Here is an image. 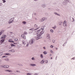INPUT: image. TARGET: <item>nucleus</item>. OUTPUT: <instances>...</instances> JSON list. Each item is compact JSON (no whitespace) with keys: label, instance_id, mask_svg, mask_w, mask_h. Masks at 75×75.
<instances>
[{"label":"nucleus","instance_id":"obj_1","mask_svg":"<svg viewBox=\"0 0 75 75\" xmlns=\"http://www.w3.org/2000/svg\"><path fill=\"white\" fill-rule=\"evenodd\" d=\"M6 37V35H3V36L1 37V39L2 40H1V43L0 44H2V43L4 41V40H5V38Z\"/></svg>","mask_w":75,"mask_h":75},{"label":"nucleus","instance_id":"obj_2","mask_svg":"<svg viewBox=\"0 0 75 75\" xmlns=\"http://www.w3.org/2000/svg\"><path fill=\"white\" fill-rule=\"evenodd\" d=\"M44 33V31H43L42 30L40 33H39L38 34V36H40V35H41L42 34Z\"/></svg>","mask_w":75,"mask_h":75},{"label":"nucleus","instance_id":"obj_3","mask_svg":"<svg viewBox=\"0 0 75 75\" xmlns=\"http://www.w3.org/2000/svg\"><path fill=\"white\" fill-rule=\"evenodd\" d=\"M13 20H14V18H12L9 21V23H11L12 22H13Z\"/></svg>","mask_w":75,"mask_h":75},{"label":"nucleus","instance_id":"obj_4","mask_svg":"<svg viewBox=\"0 0 75 75\" xmlns=\"http://www.w3.org/2000/svg\"><path fill=\"white\" fill-rule=\"evenodd\" d=\"M63 25L64 27H65L67 25V21H64L63 22Z\"/></svg>","mask_w":75,"mask_h":75},{"label":"nucleus","instance_id":"obj_5","mask_svg":"<svg viewBox=\"0 0 75 75\" xmlns=\"http://www.w3.org/2000/svg\"><path fill=\"white\" fill-rule=\"evenodd\" d=\"M21 36V37H22V38H23L24 40H25V39H26V38L25 37V36H24V35L22 34Z\"/></svg>","mask_w":75,"mask_h":75},{"label":"nucleus","instance_id":"obj_6","mask_svg":"<svg viewBox=\"0 0 75 75\" xmlns=\"http://www.w3.org/2000/svg\"><path fill=\"white\" fill-rule=\"evenodd\" d=\"M40 31L41 30H39L37 31V36H38V34H39V33H40Z\"/></svg>","mask_w":75,"mask_h":75},{"label":"nucleus","instance_id":"obj_7","mask_svg":"<svg viewBox=\"0 0 75 75\" xmlns=\"http://www.w3.org/2000/svg\"><path fill=\"white\" fill-rule=\"evenodd\" d=\"M45 20V18H43L41 19V21L42 22L44 21Z\"/></svg>","mask_w":75,"mask_h":75},{"label":"nucleus","instance_id":"obj_8","mask_svg":"<svg viewBox=\"0 0 75 75\" xmlns=\"http://www.w3.org/2000/svg\"><path fill=\"white\" fill-rule=\"evenodd\" d=\"M29 43L30 44H31L33 43V40H32L31 41H30L29 42Z\"/></svg>","mask_w":75,"mask_h":75},{"label":"nucleus","instance_id":"obj_9","mask_svg":"<svg viewBox=\"0 0 75 75\" xmlns=\"http://www.w3.org/2000/svg\"><path fill=\"white\" fill-rule=\"evenodd\" d=\"M2 67H4V68H8L9 66L8 65H6V66H4Z\"/></svg>","mask_w":75,"mask_h":75},{"label":"nucleus","instance_id":"obj_10","mask_svg":"<svg viewBox=\"0 0 75 75\" xmlns=\"http://www.w3.org/2000/svg\"><path fill=\"white\" fill-rule=\"evenodd\" d=\"M8 41L9 42H14V41L11 39L9 40Z\"/></svg>","mask_w":75,"mask_h":75},{"label":"nucleus","instance_id":"obj_11","mask_svg":"<svg viewBox=\"0 0 75 75\" xmlns=\"http://www.w3.org/2000/svg\"><path fill=\"white\" fill-rule=\"evenodd\" d=\"M47 38H50V35L49 34L47 35Z\"/></svg>","mask_w":75,"mask_h":75},{"label":"nucleus","instance_id":"obj_12","mask_svg":"<svg viewBox=\"0 0 75 75\" xmlns=\"http://www.w3.org/2000/svg\"><path fill=\"white\" fill-rule=\"evenodd\" d=\"M6 55H10L11 54L9 53H6L5 54Z\"/></svg>","mask_w":75,"mask_h":75},{"label":"nucleus","instance_id":"obj_13","mask_svg":"<svg viewBox=\"0 0 75 75\" xmlns=\"http://www.w3.org/2000/svg\"><path fill=\"white\" fill-rule=\"evenodd\" d=\"M44 62V61L43 60H42L40 62V63L41 64H43Z\"/></svg>","mask_w":75,"mask_h":75},{"label":"nucleus","instance_id":"obj_14","mask_svg":"<svg viewBox=\"0 0 75 75\" xmlns=\"http://www.w3.org/2000/svg\"><path fill=\"white\" fill-rule=\"evenodd\" d=\"M30 65L31 66H35V64H30Z\"/></svg>","mask_w":75,"mask_h":75},{"label":"nucleus","instance_id":"obj_15","mask_svg":"<svg viewBox=\"0 0 75 75\" xmlns=\"http://www.w3.org/2000/svg\"><path fill=\"white\" fill-rule=\"evenodd\" d=\"M22 23H23V24H26V22H25V21H24Z\"/></svg>","mask_w":75,"mask_h":75},{"label":"nucleus","instance_id":"obj_16","mask_svg":"<svg viewBox=\"0 0 75 75\" xmlns=\"http://www.w3.org/2000/svg\"><path fill=\"white\" fill-rule=\"evenodd\" d=\"M2 32H4V30H2L1 32H0V35H1V34L2 33Z\"/></svg>","mask_w":75,"mask_h":75},{"label":"nucleus","instance_id":"obj_17","mask_svg":"<svg viewBox=\"0 0 75 75\" xmlns=\"http://www.w3.org/2000/svg\"><path fill=\"white\" fill-rule=\"evenodd\" d=\"M36 40H38V39H39V38H39V37H36Z\"/></svg>","mask_w":75,"mask_h":75},{"label":"nucleus","instance_id":"obj_18","mask_svg":"<svg viewBox=\"0 0 75 75\" xmlns=\"http://www.w3.org/2000/svg\"><path fill=\"white\" fill-rule=\"evenodd\" d=\"M43 53L44 54H47V52L46 51H45L43 52Z\"/></svg>","mask_w":75,"mask_h":75},{"label":"nucleus","instance_id":"obj_19","mask_svg":"<svg viewBox=\"0 0 75 75\" xmlns=\"http://www.w3.org/2000/svg\"><path fill=\"white\" fill-rule=\"evenodd\" d=\"M2 1H3V3H4L5 2H6V1L5 0H2Z\"/></svg>","mask_w":75,"mask_h":75},{"label":"nucleus","instance_id":"obj_20","mask_svg":"<svg viewBox=\"0 0 75 75\" xmlns=\"http://www.w3.org/2000/svg\"><path fill=\"white\" fill-rule=\"evenodd\" d=\"M55 14H57V16H60V15H59V14H57V13H55Z\"/></svg>","mask_w":75,"mask_h":75},{"label":"nucleus","instance_id":"obj_21","mask_svg":"<svg viewBox=\"0 0 75 75\" xmlns=\"http://www.w3.org/2000/svg\"><path fill=\"white\" fill-rule=\"evenodd\" d=\"M50 48H53V47H54V46L52 45H51L50 46Z\"/></svg>","mask_w":75,"mask_h":75},{"label":"nucleus","instance_id":"obj_22","mask_svg":"<svg viewBox=\"0 0 75 75\" xmlns=\"http://www.w3.org/2000/svg\"><path fill=\"white\" fill-rule=\"evenodd\" d=\"M27 75H31V74L30 73H28L27 74Z\"/></svg>","mask_w":75,"mask_h":75},{"label":"nucleus","instance_id":"obj_23","mask_svg":"<svg viewBox=\"0 0 75 75\" xmlns=\"http://www.w3.org/2000/svg\"><path fill=\"white\" fill-rule=\"evenodd\" d=\"M35 28H37V25H35Z\"/></svg>","mask_w":75,"mask_h":75},{"label":"nucleus","instance_id":"obj_24","mask_svg":"<svg viewBox=\"0 0 75 75\" xmlns=\"http://www.w3.org/2000/svg\"><path fill=\"white\" fill-rule=\"evenodd\" d=\"M24 34L26 35V34H27V32H25L24 33Z\"/></svg>","mask_w":75,"mask_h":75},{"label":"nucleus","instance_id":"obj_25","mask_svg":"<svg viewBox=\"0 0 75 75\" xmlns=\"http://www.w3.org/2000/svg\"><path fill=\"white\" fill-rule=\"evenodd\" d=\"M6 71H8V72H11V71L8 70H6Z\"/></svg>","mask_w":75,"mask_h":75},{"label":"nucleus","instance_id":"obj_26","mask_svg":"<svg viewBox=\"0 0 75 75\" xmlns=\"http://www.w3.org/2000/svg\"><path fill=\"white\" fill-rule=\"evenodd\" d=\"M40 56L41 57V58H43V57H42V54H41L40 55Z\"/></svg>","mask_w":75,"mask_h":75},{"label":"nucleus","instance_id":"obj_27","mask_svg":"<svg viewBox=\"0 0 75 75\" xmlns=\"http://www.w3.org/2000/svg\"><path fill=\"white\" fill-rule=\"evenodd\" d=\"M15 41H17L18 40V39H17V38H16L15 39Z\"/></svg>","mask_w":75,"mask_h":75},{"label":"nucleus","instance_id":"obj_28","mask_svg":"<svg viewBox=\"0 0 75 75\" xmlns=\"http://www.w3.org/2000/svg\"><path fill=\"white\" fill-rule=\"evenodd\" d=\"M45 62L46 63H47L48 62V60H46L45 61Z\"/></svg>","mask_w":75,"mask_h":75},{"label":"nucleus","instance_id":"obj_29","mask_svg":"<svg viewBox=\"0 0 75 75\" xmlns=\"http://www.w3.org/2000/svg\"><path fill=\"white\" fill-rule=\"evenodd\" d=\"M28 44H29L28 43H27V45H26L27 47H28Z\"/></svg>","mask_w":75,"mask_h":75},{"label":"nucleus","instance_id":"obj_30","mask_svg":"<svg viewBox=\"0 0 75 75\" xmlns=\"http://www.w3.org/2000/svg\"><path fill=\"white\" fill-rule=\"evenodd\" d=\"M50 31H51V32H52V33H53V30H50Z\"/></svg>","mask_w":75,"mask_h":75},{"label":"nucleus","instance_id":"obj_31","mask_svg":"<svg viewBox=\"0 0 75 75\" xmlns=\"http://www.w3.org/2000/svg\"><path fill=\"white\" fill-rule=\"evenodd\" d=\"M5 60H6V61H8V59L6 58Z\"/></svg>","mask_w":75,"mask_h":75},{"label":"nucleus","instance_id":"obj_32","mask_svg":"<svg viewBox=\"0 0 75 75\" xmlns=\"http://www.w3.org/2000/svg\"><path fill=\"white\" fill-rule=\"evenodd\" d=\"M32 59L33 60H34V57H32Z\"/></svg>","mask_w":75,"mask_h":75},{"label":"nucleus","instance_id":"obj_33","mask_svg":"<svg viewBox=\"0 0 75 75\" xmlns=\"http://www.w3.org/2000/svg\"><path fill=\"white\" fill-rule=\"evenodd\" d=\"M11 46H14V44H12L11 45Z\"/></svg>","mask_w":75,"mask_h":75},{"label":"nucleus","instance_id":"obj_34","mask_svg":"<svg viewBox=\"0 0 75 75\" xmlns=\"http://www.w3.org/2000/svg\"><path fill=\"white\" fill-rule=\"evenodd\" d=\"M3 5V4L1 3H0V6H2Z\"/></svg>","mask_w":75,"mask_h":75},{"label":"nucleus","instance_id":"obj_35","mask_svg":"<svg viewBox=\"0 0 75 75\" xmlns=\"http://www.w3.org/2000/svg\"><path fill=\"white\" fill-rule=\"evenodd\" d=\"M12 52H14V50H12L11 51Z\"/></svg>","mask_w":75,"mask_h":75},{"label":"nucleus","instance_id":"obj_36","mask_svg":"<svg viewBox=\"0 0 75 75\" xmlns=\"http://www.w3.org/2000/svg\"><path fill=\"white\" fill-rule=\"evenodd\" d=\"M22 43H23V44H24L25 43L24 41H22Z\"/></svg>","mask_w":75,"mask_h":75},{"label":"nucleus","instance_id":"obj_37","mask_svg":"<svg viewBox=\"0 0 75 75\" xmlns=\"http://www.w3.org/2000/svg\"><path fill=\"white\" fill-rule=\"evenodd\" d=\"M75 59V57H74L72 58V59Z\"/></svg>","mask_w":75,"mask_h":75},{"label":"nucleus","instance_id":"obj_38","mask_svg":"<svg viewBox=\"0 0 75 75\" xmlns=\"http://www.w3.org/2000/svg\"><path fill=\"white\" fill-rule=\"evenodd\" d=\"M53 42H54V43L55 42V40H53Z\"/></svg>","mask_w":75,"mask_h":75},{"label":"nucleus","instance_id":"obj_39","mask_svg":"<svg viewBox=\"0 0 75 75\" xmlns=\"http://www.w3.org/2000/svg\"><path fill=\"white\" fill-rule=\"evenodd\" d=\"M6 57V56H3V57H2V58H4V57Z\"/></svg>","mask_w":75,"mask_h":75},{"label":"nucleus","instance_id":"obj_40","mask_svg":"<svg viewBox=\"0 0 75 75\" xmlns=\"http://www.w3.org/2000/svg\"><path fill=\"white\" fill-rule=\"evenodd\" d=\"M41 30H44V28H41Z\"/></svg>","mask_w":75,"mask_h":75},{"label":"nucleus","instance_id":"obj_41","mask_svg":"<svg viewBox=\"0 0 75 75\" xmlns=\"http://www.w3.org/2000/svg\"><path fill=\"white\" fill-rule=\"evenodd\" d=\"M50 52L52 53V50H50Z\"/></svg>","mask_w":75,"mask_h":75},{"label":"nucleus","instance_id":"obj_42","mask_svg":"<svg viewBox=\"0 0 75 75\" xmlns=\"http://www.w3.org/2000/svg\"><path fill=\"white\" fill-rule=\"evenodd\" d=\"M53 28L54 29H55V27H53Z\"/></svg>","mask_w":75,"mask_h":75},{"label":"nucleus","instance_id":"obj_43","mask_svg":"<svg viewBox=\"0 0 75 75\" xmlns=\"http://www.w3.org/2000/svg\"><path fill=\"white\" fill-rule=\"evenodd\" d=\"M45 5H42V6H43V7H44V6H45Z\"/></svg>","mask_w":75,"mask_h":75},{"label":"nucleus","instance_id":"obj_44","mask_svg":"<svg viewBox=\"0 0 75 75\" xmlns=\"http://www.w3.org/2000/svg\"><path fill=\"white\" fill-rule=\"evenodd\" d=\"M43 48H44V49H45V47H43Z\"/></svg>","mask_w":75,"mask_h":75},{"label":"nucleus","instance_id":"obj_45","mask_svg":"<svg viewBox=\"0 0 75 75\" xmlns=\"http://www.w3.org/2000/svg\"><path fill=\"white\" fill-rule=\"evenodd\" d=\"M50 56H51V54H50Z\"/></svg>","mask_w":75,"mask_h":75},{"label":"nucleus","instance_id":"obj_46","mask_svg":"<svg viewBox=\"0 0 75 75\" xmlns=\"http://www.w3.org/2000/svg\"><path fill=\"white\" fill-rule=\"evenodd\" d=\"M56 50H57V49H58V48H56Z\"/></svg>","mask_w":75,"mask_h":75},{"label":"nucleus","instance_id":"obj_47","mask_svg":"<svg viewBox=\"0 0 75 75\" xmlns=\"http://www.w3.org/2000/svg\"><path fill=\"white\" fill-rule=\"evenodd\" d=\"M34 75H37V74H35Z\"/></svg>","mask_w":75,"mask_h":75},{"label":"nucleus","instance_id":"obj_48","mask_svg":"<svg viewBox=\"0 0 75 75\" xmlns=\"http://www.w3.org/2000/svg\"><path fill=\"white\" fill-rule=\"evenodd\" d=\"M51 59H52V58L51 57Z\"/></svg>","mask_w":75,"mask_h":75},{"label":"nucleus","instance_id":"obj_49","mask_svg":"<svg viewBox=\"0 0 75 75\" xmlns=\"http://www.w3.org/2000/svg\"><path fill=\"white\" fill-rule=\"evenodd\" d=\"M0 62H1V60H0Z\"/></svg>","mask_w":75,"mask_h":75},{"label":"nucleus","instance_id":"obj_50","mask_svg":"<svg viewBox=\"0 0 75 75\" xmlns=\"http://www.w3.org/2000/svg\"><path fill=\"white\" fill-rule=\"evenodd\" d=\"M35 1H37V0H35Z\"/></svg>","mask_w":75,"mask_h":75},{"label":"nucleus","instance_id":"obj_51","mask_svg":"<svg viewBox=\"0 0 75 75\" xmlns=\"http://www.w3.org/2000/svg\"><path fill=\"white\" fill-rule=\"evenodd\" d=\"M0 55H1V53H0Z\"/></svg>","mask_w":75,"mask_h":75},{"label":"nucleus","instance_id":"obj_52","mask_svg":"<svg viewBox=\"0 0 75 75\" xmlns=\"http://www.w3.org/2000/svg\"><path fill=\"white\" fill-rule=\"evenodd\" d=\"M16 71L17 72H18V71Z\"/></svg>","mask_w":75,"mask_h":75},{"label":"nucleus","instance_id":"obj_53","mask_svg":"<svg viewBox=\"0 0 75 75\" xmlns=\"http://www.w3.org/2000/svg\"><path fill=\"white\" fill-rule=\"evenodd\" d=\"M66 0L67 1L68 0Z\"/></svg>","mask_w":75,"mask_h":75}]
</instances>
